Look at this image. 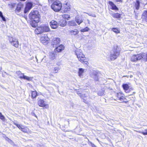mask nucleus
I'll use <instances>...</instances> for the list:
<instances>
[{
  "instance_id": "nucleus-1",
  "label": "nucleus",
  "mask_w": 147,
  "mask_h": 147,
  "mask_svg": "<svg viewBox=\"0 0 147 147\" xmlns=\"http://www.w3.org/2000/svg\"><path fill=\"white\" fill-rule=\"evenodd\" d=\"M39 14L37 10H32L29 15L30 19L32 22L37 23L39 22Z\"/></svg>"
},
{
  "instance_id": "nucleus-2",
  "label": "nucleus",
  "mask_w": 147,
  "mask_h": 147,
  "mask_svg": "<svg viewBox=\"0 0 147 147\" xmlns=\"http://www.w3.org/2000/svg\"><path fill=\"white\" fill-rule=\"evenodd\" d=\"M120 48L117 46L114 48L113 52L111 53L110 56V59L114 60L116 59L119 55Z\"/></svg>"
},
{
  "instance_id": "nucleus-3",
  "label": "nucleus",
  "mask_w": 147,
  "mask_h": 147,
  "mask_svg": "<svg viewBox=\"0 0 147 147\" xmlns=\"http://www.w3.org/2000/svg\"><path fill=\"white\" fill-rule=\"evenodd\" d=\"M75 53L78 59V60L82 63L86 62L85 55L82 53V51L80 49H77L75 51Z\"/></svg>"
},
{
  "instance_id": "nucleus-4",
  "label": "nucleus",
  "mask_w": 147,
  "mask_h": 147,
  "mask_svg": "<svg viewBox=\"0 0 147 147\" xmlns=\"http://www.w3.org/2000/svg\"><path fill=\"white\" fill-rule=\"evenodd\" d=\"M62 7V4L59 1H54L51 5V8L55 12L59 11Z\"/></svg>"
},
{
  "instance_id": "nucleus-5",
  "label": "nucleus",
  "mask_w": 147,
  "mask_h": 147,
  "mask_svg": "<svg viewBox=\"0 0 147 147\" xmlns=\"http://www.w3.org/2000/svg\"><path fill=\"white\" fill-rule=\"evenodd\" d=\"M24 6V4L21 3H19L17 5L16 8L15 10L16 13L18 15H20L22 11Z\"/></svg>"
},
{
  "instance_id": "nucleus-6",
  "label": "nucleus",
  "mask_w": 147,
  "mask_h": 147,
  "mask_svg": "<svg viewBox=\"0 0 147 147\" xmlns=\"http://www.w3.org/2000/svg\"><path fill=\"white\" fill-rule=\"evenodd\" d=\"M8 40L11 44L15 47H18V41L16 39L12 37H9Z\"/></svg>"
},
{
  "instance_id": "nucleus-7",
  "label": "nucleus",
  "mask_w": 147,
  "mask_h": 147,
  "mask_svg": "<svg viewBox=\"0 0 147 147\" xmlns=\"http://www.w3.org/2000/svg\"><path fill=\"white\" fill-rule=\"evenodd\" d=\"M16 74L19 76L20 78H22L28 80H30L31 79L30 78L24 75V74L22 73L20 71H17Z\"/></svg>"
},
{
  "instance_id": "nucleus-8",
  "label": "nucleus",
  "mask_w": 147,
  "mask_h": 147,
  "mask_svg": "<svg viewBox=\"0 0 147 147\" xmlns=\"http://www.w3.org/2000/svg\"><path fill=\"white\" fill-rule=\"evenodd\" d=\"M32 6L33 4L31 2L27 3L26 5V6L24 11V13H26L32 8Z\"/></svg>"
},
{
  "instance_id": "nucleus-9",
  "label": "nucleus",
  "mask_w": 147,
  "mask_h": 147,
  "mask_svg": "<svg viewBox=\"0 0 147 147\" xmlns=\"http://www.w3.org/2000/svg\"><path fill=\"white\" fill-rule=\"evenodd\" d=\"M142 57L140 55V54L134 55L131 58V61L133 62H136L137 61L141 59Z\"/></svg>"
},
{
  "instance_id": "nucleus-10",
  "label": "nucleus",
  "mask_w": 147,
  "mask_h": 147,
  "mask_svg": "<svg viewBox=\"0 0 147 147\" xmlns=\"http://www.w3.org/2000/svg\"><path fill=\"white\" fill-rule=\"evenodd\" d=\"M38 104L40 107H44L46 108L49 107L48 105L45 104V101L42 99H40L38 101Z\"/></svg>"
},
{
  "instance_id": "nucleus-11",
  "label": "nucleus",
  "mask_w": 147,
  "mask_h": 147,
  "mask_svg": "<svg viewBox=\"0 0 147 147\" xmlns=\"http://www.w3.org/2000/svg\"><path fill=\"white\" fill-rule=\"evenodd\" d=\"M49 40V38L47 35L42 34V35L40 40L42 43H45Z\"/></svg>"
},
{
  "instance_id": "nucleus-12",
  "label": "nucleus",
  "mask_w": 147,
  "mask_h": 147,
  "mask_svg": "<svg viewBox=\"0 0 147 147\" xmlns=\"http://www.w3.org/2000/svg\"><path fill=\"white\" fill-rule=\"evenodd\" d=\"M60 42V39L59 38H54L52 40V45L53 47H55L58 44H59Z\"/></svg>"
},
{
  "instance_id": "nucleus-13",
  "label": "nucleus",
  "mask_w": 147,
  "mask_h": 147,
  "mask_svg": "<svg viewBox=\"0 0 147 147\" xmlns=\"http://www.w3.org/2000/svg\"><path fill=\"white\" fill-rule=\"evenodd\" d=\"M116 96L118 99L120 101H122L126 103V102L124 101L125 98L124 97V95L122 93L119 92L117 93L116 94Z\"/></svg>"
},
{
  "instance_id": "nucleus-14",
  "label": "nucleus",
  "mask_w": 147,
  "mask_h": 147,
  "mask_svg": "<svg viewBox=\"0 0 147 147\" xmlns=\"http://www.w3.org/2000/svg\"><path fill=\"white\" fill-rule=\"evenodd\" d=\"M51 27L53 29H55L57 27L58 24L56 21L53 20L50 22Z\"/></svg>"
},
{
  "instance_id": "nucleus-15",
  "label": "nucleus",
  "mask_w": 147,
  "mask_h": 147,
  "mask_svg": "<svg viewBox=\"0 0 147 147\" xmlns=\"http://www.w3.org/2000/svg\"><path fill=\"white\" fill-rule=\"evenodd\" d=\"M55 51L50 52L49 57L52 60H54L57 56V54Z\"/></svg>"
},
{
  "instance_id": "nucleus-16",
  "label": "nucleus",
  "mask_w": 147,
  "mask_h": 147,
  "mask_svg": "<svg viewBox=\"0 0 147 147\" xmlns=\"http://www.w3.org/2000/svg\"><path fill=\"white\" fill-rule=\"evenodd\" d=\"M64 49V46L62 45H60L59 46L57 47L54 50L55 52H56V51L57 53L61 51Z\"/></svg>"
},
{
  "instance_id": "nucleus-17",
  "label": "nucleus",
  "mask_w": 147,
  "mask_h": 147,
  "mask_svg": "<svg viewBox=\"0 0 147 147\" xmlns=\"http://www.w3.org/2000/svg\"><path fill=\"white\" fill-rule=\"evenodd\" d=\"M63 10L64 12H67V11H69L70 9V5L69 3H66L64 5L63 8Z\"/></svg>"
},
{
  "instance_id": "nucleus-18",
  "label": "nucleus",
  "mask_w": 147,
  "mask_h": 147,
  "mask_svg": "<svg viewBox=\"0 0 147 147\" xmlns=\"http://www.w3.org/2000/svg\"><path fill=\"white\" fill-rule=\"evenodd\" d=\"M109 5L111 7V9L113 10H118V8L117 7L116 5L111 1H109Z\"/></svg>"
},
{
  "instance_id": "nucleus-19",
  "label": "nucleus",
  "mask_w": 147,
  "mask_h": 147,
  "mask_svg": "<svg viewBox=\"0 0 147 147\" xmlns=\"http://www.w3.org/2000/svg\"><path fill=\"white\" fill-rule=\"evenodd\" d=\"M75 21L78 25H80L83 21L82 19L79 16H76Z\"/></svg>"
},
{
  "instance_id": "nucleus-20",
  "label": "nucleus",
  "mask_w": 147,
  "mask_h": 147,
  "mask_svg": "<svg viewBox=\"0 0 147 147\" xmlns=\"http://www.w3.org/2000/svg\"><path fill=\"white\" fill-rule=\"evenodd\" d=\"M58 24V25H59L62 27H63L66 25V21L65 20H61L59 21Z\"/></svg>"
},
{
  "instance_id": "nucleus-21",
  "label": "nucleus",
  "mask_w": 147,
  "mask_h": 147,
  "mask_svg": "<svg viewBox=\"0 0 147 147\" xmlns=\"http://www.w3.org/2000/svg\"><path fill=\"white\" fill-rule=\"evenodd\" d=\"M36 34H38L43 32L42 26L38 27L35 30Z\"/></svg>"
},
{
  "instance_id": "nucleus-22",
  "label": "nucleus",
  "mask_w": 147,
  "mask_h": 147,
  "mask_svg": "<svg viewBox=\"0 0 147 147\" xmlns=\"http://www.w3.org/2000/svg\"><path fill=\"white\" fill-rule=\"evenodd\" d=\"M43 32H48L49 31L50 28L48 26L43 25L42 26Z\"/></svg>"
},
{
  "instance_id": "nucleus-23",
  "label": "nucleus",
  "mask_w": 147,
  "mask_h": 147,
  "mask_svg": "<svg viewBox=\"0 0 147 147\" xmlns=\"http://www.w3.org/2000/svg\"><path fill=\"white\" fill-rule=\"evenodd\" d=\"M84 69L82 68H80L79 69L78 76L80 77H82L83 76V74L84 72Z\"/></svg>"
},
{
  "instance_id": "nucleus-24",
  "label": "nucleus",
  "mask_w": 147,
  "mask_h": 147,
  "mask_svg": "<svg viewBox=\"0 0 147 147\" xmlns=\"http://www.w3.org/2000/svg\"><path fill=\"white\" fill-rule=\"evenodd\" d=\"M122 87L123 89L126 92H127H127L128 91V90L129 88V86L128 84H123L122 85Z\"/></svg>"
},
{
  "instance_id": "nucleus-25",
  "label": "nucleus",
  "mask_w": 147,
  "mask_h": 147,
  "mask_svg": "<svg viewBox=\"0 0 147 147\" xmlns=\"http://www.w3.org/2000/svg\"><path fill=\"white\" fill-rule=\"evenodd\" d=\"M92 74L95 77L94 78V80H96L98 81V76H97V75L98 74V72L97 71H93L92 72Z\"/></svg>"
},
{
  "instance_id": "nucleus-26",
  "label": "nucleus",
  "mask_w": 147,
  "mask_h": 147,
  "mask_svg": "<svg viewBox=\"0 0 147 147\" xmlns=\"http://www.w3.org/2000/svg\"><path fill=\"white\" fill-rule=\"evenodd\" d=\"M112 16L113 17L117 19L120 18L121 17V14L117 13L113 14Z\"/></svg>"
},
{
  "instance_id": "nucleus-27",
  "label": "nucleus",
  "mask_w": 147,
  "mask_h": 147,
  "mask_svg": "<svg viewBox=\"0 0 147 147\" xmlns=\"http://www.w3.org/2000/svg\"><path fill=\"white\" fill-rule=\"evenodd\" d=\"M135 7L136 9L138 10L140 7V2L139 0H137L135 4Z\"/></svg>"
},
{
  "instance_id": "nucleus-28",
  "label": "nucleus",
  "mask_w": 147,
  "mask_h": 147,
  "mask_svg": "<svg viewBox=\"0 0 147 147\" xmlns=\"http://www.w3.org/2000/svg\"><path fill=\"white\" fill-rule=\"evenodd\" d=\"M68 24L69 26H74L76 24V22L74 20L69 21L68 22Z\"/></svg>"
},
{
  "instance_id": "nucleus-29",
  "label": "nucleus",
  "mask_w": 147,
  "mask_h": 147,
  "mask_svg": "<svg viewBox=\"0 0 147 147\" xmlns=\"http://www.w3.org/2000/svg\"><path fill=\"white\" fill-rule=\"evenodd\" d=\"M38 95L37 92L36 91H32V98H36Z\"/></svg>"
},
{
  "instance_id": "nucleus-30",
  "label": "nucleus",
  "mask_w": 147,
  "mask_h": 147,
  "mask_svg": "<svg viewBox=\"0 0 147 147\" xmlns=\"http://www.w3.org/2000/svg\"><path fill=\"white\" fill-rule=\"evenodd\" d=\"M140 55L142 57V59L145 61H147V53L146 54H141Z\"/></svg>"
},
{
  "instance_id": "nucleus-31",
  "label": "nucleus",
  "mask_w": 147,
  "mask_h": 147,
  "mask_svg": "<svg viewBox=\"0 0 147 147\" xmlns=\"http://www.w3.org/2000/svg\"><path fill=\"white\" fill-rule=\"evenodd\" d=\"M142 16V18L146 20H147V10L144 12Z\"/></svg>"
},
{
  "instance_id": "nucleus-32",
  "label": "nucleus",
  "mask_w": 147,
  "mask_h": 147,
  "mask_svg": "<svg viewBox=\"0 0 147 147\" xmlns=\"http://www.w3.org/2000/svg\"><path fill=\"white\" fill-rule=\"evenodd\" d=\"M98 95L99 96H102L104 95V90H101L99 91L98 92Z\"/></svg>"
},
{
  "instance_id": "nucleus-33",
  "label": "nucleus",
  "mask_w": 147,
  "mask_h": 147,
  "mask_svg": "<svg viewBox=\"0 0 147 147\" xmlns=\"http://www.w3.org/2000/svg\"><path fill=\"white\" fill-rule=\"evenodd\" d=\"M62 16L63 18L67 20H68L70 18L68 14L63 15Z\"/></svg>"
},
{
  "instance_id": "nucleus-34",
  "label": "nucleus",
  "mask_w": 147,
  "mask_h": 147,
  "mask_svg": "<svg viewBox=\"0 0 147 147\" xmlns=\"http://www.w3.org/2000/svg\"><path fill=\"white\" fill-rule=\"evenodd\" d=\"M70 32L71 33H72L74 35L77 34L78 33V31L77 30H71L70 31Z\"/></svg>"
},
{
  "instance_id": "nucleus-35",
  "label": "nucleus",
  "mask_w": 147,
  "mask_h": 147,
  "mask_svg": "<svg viewBox=\"0 0 147 147\" xmlns=\"http://www.w3.org/2000/svg\"><path fill=\"white\" fill-rule=\"evenodd\" d=\"M0 17L2 18V20L4 21H6V19L3 15L2 12L0 11Z\"/></svg>"
},
{
  "instance_id": "nucleus-36",
  "label": "nucleus",
  "mask_w": 147,
  "mask_h": 147,
  "mask_svg": "<svg viewBox=\"0 0 147 147\" xmlns=\"http://www.w3.org/2000/svg\"><path fill=\"white\" fill-rule=\"evenodd\" d=\"M112 30L116 33H118L120 32V31L117 29L116 28H113L112 29Z\"/></svg>"
},
{
  "instance_id": "nucleus-37",
  "label": "nucleus",
  "mask_w": 147,
  "mask_h": 147,
  "mask_svg": "<svg viewBox=\"0 0 147 147\" xmlns=\"http://www.w3.org/2000/svg\"><path fill=\"white\" fill-rule=\"evenodd\" d=\"M60 68L58 67H54V72L55 73H57L58 71L60 70Z\"/></svg>"
},
{
  "instance_id": "nucleus-38",
  "label": "nucleus",
  "mask_w": 147,
  "mask_h": 147,
  "mask_svg": "<svg viewBox=\"0 0 147 147\" xmlns=\"http://www.w3.org/2000/svg\"><path fill=\"white\" fill-rule=\"evenodd\" d=\"M89 30V28L88 27H86L83 29H81L80 30V31L82 32H84L88 31Z\"/></svg>"
},
{
  "instance_id": "nucleus-39",
  "label": "nucleus",
  "mask_w": 147,
  "mask_h": 147,
  "mask_svg": "<svg viewBox=\"0 0 147 147\" xmlns=\"http://www.w3.org/2000/svg\"><path fill=\"white\" fill-rule=\"evenodd\" d=\"M8 5L9 6V7L12 8L15 7L16 4L15 3H12L9 4Z\"/></svg>"
},
{
  "instance_id": "nucleus-40",
  "label": "nucleus",
  "mask_w": 147,
  "mask_h": 147,
  "mask_svg": "<svg viewBox=\"0 0 147 147\" xmlns=\"http://www.w3.org/2000/svg\"><path fill=\"white\" fill-rule=\"evenodd\" d=\"M139 132L141 134H142L144 135H147V129H145L144 131H139Z\"/></svg>"
},
{
  "instance_id": "nucleus-41",
  "label": "nucleus",
  "mask_w": 147,
  "mask_h": 147,
  "mask_svg": "<svg viewBox=\"0 0 147 147\" xmlns=\"http://www.w3.org/2000/svg\"><path fill=\"white\" fill-rule=\"evenodd\" d=\"M14 124L16 125L19 129H22V126H21L20 125L16 123H14Z\"/></svg>"
},
{
  "instance_id": "nucleus-42",
  "label": "nucleus",
  "mask_w": 147,
  "mask_h": 147,
  "mask_svg": "<svg viewBox=\"0 0 147 147\" xmlns=\"http://www.w3.org/2000/svg\"><path fill=\"white\" fill-rule=\"evenodd\" d=\"M0 119L1 120H3L5 119V117L2 115L1 113L0 112Z\"/></svg>"
},
{
  "instance_id": "nucleus-43",
  "label": "nucleus",
  "mask_w": 147,
  "mask_h": 147,
  "mask_svg": "<svg viewBox=\"0 0 147 147\" xmlns=\"http://www.w3.org/2000/svg\"><path fill=\"white\" fill-rule=\"evenodd\" d=\"M21 131H23V132H24L25 133H27L28 131L26 129H25V128H23L21 129Z\"/></svg>"
},
{
  "instance_id": "nucleus-44",
  "label": "nucleus",
  "mask_w": 147,
  "mask_h": 147,
  "mask_svg": "<svg viewBox=\"0 0 147 147\" xmlns=\"http://www.w3.org/2000/svg\"><path fill=\"white\" fill-rule=\"evenodd\" d=\"M6 75H8L9 76H11L10 75H9V74H7V73L6 72H5L4 73H3L2 74V76L3 77H5L6 76Z\"/></svg>"
},
{
  "instance_id": "nucleus-45",
  "label": "nucleus",
  "mask_w": 147,
  "mask_h": 147,
  "mask_svg": "<svg viewBox=\"0 0 147 147\" xmlns=\"http://www.w3.org/2000/svg\"><path fill=\"white\" fill-rule=\"evenodd\" d=\"M80 96L81 97H87V95L85 94H82L80 95Z\"/></svg>"
},
{
  "instance_id": "nucleus-46",
  "label": "nucleus",
  "mask_w": 147,
  "mask_h": 147,
  "mask_svg": "<svg viewBox=\"0 0 147 147\" xmlns=\"http://www.w3.org/2000/svg\"><path fill=\"white\" fill-rule=\"evenodd\" d=\"M37 23H36V24L34 23V24L33 23H31V26L32 27H36V24Z\"/></svg>"
},
{
  "instance_id": "nucleus-47",
  "label": "nucleus",
  "mask_w": 147,
  "mask_h": 147,
  "mask_svg": "<svg viewBox=\"0 0 147 147\" xmlns=\"http://www.w3.org/2000/svg\"><path fill=\"white\" fill-rule=\"evenodd\" d=\"M77 94L79 95L80 94L81 95V92L80 91H77Z\"/></svg>"
},
{
  "instance_id": "nucleus-48",
  "label": "nucleus",
  "mask_w": 147,
  "mask_h": 147,
  "mask_svg": "<svg viewBox=\"0 0 147 147\" xmlns=\"http://www.w3.org/2000/svg\"><path fill=\"white\" fill-rule=\"evenodd\" d=\"M116 1L117 2H122V0H116Z\"/></svg>"
},
{
  "instance_id": "nucleus-49",
  "label": "nucleus",
  "mask_w": 147,
  "mask_h": 147,
  "mask_svg": "<svg viewBox=\"0 0 147 147\" xmlns=\"http://www.w3.org/2000/svg\"><path fill=\"white\" fill-rule=\"evenodd\" d=\"M8 140H8V141H9V142H10V141H11H11H12V140H10V139H9V138H8Z\"/></svg>"
},
{
  "instance_id": "nucleus-50",
  "label": "nucleus",
  "mask_w": 147,
  "mask_h": 147,
  "mask_svg": "<svg viewBox=\"0 0 147 147\" xmlns=\"http://www.w3.org/2000/svg\"><path fill=\"white\" fill-rule=\"evenodd\" d=\"M2 69V67H0V71Z\"/></svg>"
},
{
  "instance_id": "nucleus-51",
  "label": "nucleus",
  "mask_w": 147,
  "mask_h": 147,
  "mask_svg": "<svg viewBox=\"0 0 147 147\" xmlns=\"http://www.w3.org/2000/svg\"><path fill=\"white\" fill-rule=\"evenodd\" d=\"M129 90H130V89H132V87H131V88H129Z\"/></svg>"
},
{
  "instance_id": "nucleus-52",
  "label": "nucleus",
  "mask_w": 147,
  "mask_h": 147,
  "mask_svg": "<svg viewBox=\"0 0 147 147\" xmlns=\"http://www.w3.org/2000/svg\"><path fill=\"white\" fill-rule=\"evenodd\" d=\"M36 61H38V60L37 59V57H36Z\"/></svg>"
},
{
  "instance_id": "nucleus-53",
  "label": "nucleus",
  "mask_w": 147,
  "mask_h": 147,
  "mask_svg": "<svg viewBox=\"0 0 147 147\" xmlns=\"http://www.w3.org/2000/svg\"><path fill=\"white\" fill-rule=\"evenodd\" d=\"M97 140L98 141H99V140H98V139H97Z\"/></svg>"
},
{
  "instance_id": "nucleus-54",
  "label": "nucleus",
  "mask_w": 147,
  "mask_h": 147,
  "mask_svg": "<svg viewBox=\"0 0 147 147\" xmlns=\"http://www.w3.org/2000/svg\"><path fill=\"white\" fill-rule=\"evenodd\" d=\"M21 0L24 1H25L26 0Z\"/></svg>"
},
{
  "instance_id": "nucleus-55",
  "label": "nucleus",
  "mask_w": 147,
  "mask_h": 147,
  "mask_svg": "<svg viewBox=\"0 0 147 147\" xmlns=\"http://www.w3.org/2000/svg\"><path fill=\"white\" fill-rule=\"evenodd\" d=\"M94 16V17H95V15H94V16Z\"/></svg>"
},
{
  "instance_id": "nucleus-56",
  "label": "nucleus",
  "mask_w": 147,
  "mask_h": 147,
  "mask_svg": "<svg viewBox=\"0 0 147 147\" xmlns=\"http://www.w3.org/2000/svg\"><path fill=\"white\" fill-rule=\"evenodd\" d=\"M88 22H89V20H88Z\"/></svg>"
}]
</instances>
